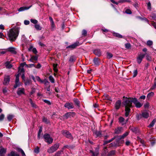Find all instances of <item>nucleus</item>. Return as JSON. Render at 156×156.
<instances>
[{
    "mask_svg": "<svg viewBox=\"0 0 156 156\" xmlns=\"http://www.w3.org/2000/svg\"><path fill=\"white\" fill-rule=\"evenodd\" d=\"M132 102L135 104V106L137 108H140L143 105V104L138 102L136 98H128L124 100L122 103L125 107V116L126 117H128L129 115L130 108L133 107Z\"/></svg>",
    "mask_w": 156,
    "mask_h": 156,
    "instance_id": "1",
    "label": "nucleus"
},
{
    "mask_svg": "<svg viewBox=\"0 0 156 156\" xmlns=\"http://www.w3.org/2000/svg\"><path fill=\"white\" fill-rule=\"evenodd\" d=\"M19 32V28L11 29L8 34L9 40L12 41H15L18 35Z\"/></svg>",
    "mask_w": 156,
    "mask_h": 156,
    "instance_id": "2",
    "label": "nucleus"
},
{
    "mask_svg": "<svg viewBox=\"0 0 156 156\" xmlns=\"http://www.w3.org/2000/svg\"><path fill=\"white\" fill-rule=\"evenodd\" d=\"M44 141L48 144H51L53 142V139L50 137V135L48 134H45L43 136Z\"/></svg>",
    "mask_w": 156,
    "mask_h": 156,
    "instance_id": "3",
    "label": "nucleus"
},
{
    "mask_svg": "<svg viewBox=\"0 0 156 156\" xmlns=\"http://www.w3.org/2000/svg\"><path fill=\"white\" fill-rule=\"evenodd\" d=\"M59 147V144L57 143L51 146L48 150V152L49 153H52L56 151Z\"/></svg>",
    "mask_w": 156,
    "mask_h": 156,
    "instance_id": "4",
    "label": "nucleus"
},
{
    "mask_svg": "<svg viewBox=\"0 0 156 156\" xmlns=\"http://www.w3.org/2000/svg\"><path fill=\"white\" fill-rule=\"evenodd\" d=\"M61 132L63 135L67 138H71V133L68 131L66 130H62L61 131Z\"/></svg>",
    "mask_w": 156,
    "mask_h": 156,
    "instance_id": "5",
    "label": "nucleus"
},
{
    "mask_svg": "<svg viewBox=\"0 0 156 156\" xmlns=\"http://www.w3.org/2000/svg\"><path fill=\"white\" fill-rule=\"evenodd\" d=\"M80 45L79 42H76L70 45L67 46L66 47V48H70L71 49H73L75 48L77 46Z\"/></svg>",
    "mask_w": 156,
    "mask_h": 156,
    "instance_id": "6",
    "label": "nucleus"
},
{
    "mask_svg": "<svg viewBox=\"0 0 156 156\" xmlns=\"http://www.w3.org/2000/svg\"><path fill=\"white\" fill-rule=\"evenodd\" d=\"M145 56V54L140 53L138 55V57L137 58V62L140 64L142 61L143 59Z\"/></svg>",
    "mask_w": 156,
    "mask_h": 156,
    "instance_id": "7",
    "label": "nucleus"
},
{
    "mask_svg": "<svg viewBox=\"0 0 156 156\" xmlns=\"http://www.w3.org/2000/svg\"><path fill=\"white\" fill-rule=\"evenodd\" d=\"M10 81L9 76H5L4 77L3 84L4 85H8Z\"/></svg>",
    "mask_w": 156,
    "mask_h": 156,
    "instance_id": "8",
    "label": "nucleus"
},
{
    "mask_svg": "<svg viewBox=\"0 0 156 156\" xmlns=\"http://www.w3.org/2000/svg\"><path fill=\"white\" fill-rule=\"evenodd\" d=\"M17 93L19 95L25 94L24 89L23 88H19L18 89Z\"/></svg>",
    "mask_w": 156,
    "mask_h": 156,
    "instance_id": "9",
    "label": "nucleus"
},
{
    "mask_svg": "<svg viewBox=\"0 0 156 156\" xmlns=\"http://www.w3.org/2000/svg\"><path fill=\"white\" fill-rule=\"evenodd\" d=\"M64 107L69 109H72L74 108L73 103L69 102L66 103L64 105Z\"/></svg>",
    "mask_w": 156,
    "mask_h": 156,
    "instance_id": "10",
    "label": "nucleus"
},
{
    "mask_svg": "<svg viewBox=\"0 0 156 156\" xmlns=\"http://www.w3.org/2000/svg\"><path fill=\"white\" fill-rule=\"evenodd\" d=\"M6 152V149L2 146L0 147V156H4Z\"/></svg>",
    "mask_w": 156,
    "mask_h": 156,
    "instance_id": "11",
    "label": "nucleus"
},
{
    "mask_svg": "<svg viewBox=\"0 0 156 156\" xmlns=\"http://www.w3.org/2000/svg\"><path fill=\"white\" fill-rule=\"evenodd\" d=\"M93 62L96 66H98L100 64V59L98 58H95L93 59Z\"/></svg>",
    "mask_w": 156,
    "mask_h": 156,
    "instance_id": "12",
    "label": "nucleus"
},
{
    "mask_svg": "<svg viewBox=\"0 0 156 156\" xmlns=\"http://www.w3.org/2000/svg\"><path fill=\"white\" fill-rule=\"evenodd\" d=\"M75 114V113L74 112H69L66 113L63 115L64 117L66 119H68L69 117L71 115H73Z\"/></svg>",
    "mask_w": 156,
    "mask_h": 156,
    "instance_id": "13",
    "label": "nucleus"
},
{
    "mask_svg": "<svg viewBox=\"0 0 156 156\" xmlns=\"http://www.w3.org/2000/svg\"><path fill=\"white\" fill-rule=\"evenodd\" d=\"M94 53L96 55L100 56L101 55V53L100 49H97L93 51Z\"/></svg>",
    "mask_w": 156,
    "mask_h": 156,
    "instance_id": "14",
    "label": "nucleus"
},
{
    "mask_svg": "<svg viewBox=\"0 0 156 156\" xmlns=\"http://www.w3.org/2000/svg\"><path fill=\"white\" fill-rule=\"evenodd\" d=\"M49 19L51 22V29H53V28L55 27V25L54 24L53 20L51 17H49Z\"/></svg>",
    "mask_w": 156,
    "mask_h": 156,
    "instance_id": "15",
    "label": "nucleus"
},
{
    "mask_svg": "<svg viewBox=\"0 0 156 156\" xmlns=\"http://www.w3.org/2000/svg\"><path fill=\"white\" fill-rule=\"evenodd\" d=\"M8 51L11 52V53L15 54L16 53V52L15 50V48L13 47H10L8 48Z\"/></svg>",
    "mask_w": 156,
    "mask_h": 156,
    "instance_id": "16",
    "label": "nucleus"
},
{
    "mask_svg": "<svg viewBox=\"0 0 156 156\" xmlns=\"http://www.w3.org/2000/svg\"><path fill=\"white\" fill-rule=\"evenodd\" d=\"M119 122L122 124V125H123L126 124V122L125 121V119L122 117H120L119 118Z\"/></svg>",
    "mask_w": 156,
    "mask_h": 156,
    "instance_id": "17",
    "label": "nucleus"
},
{
    "mask_svg": "<svg viewBox=\"0 0 156 156\" xmlns=\"http://www.w3.org/2000/svg\"><path fill=\"white\" fill-rule=\"evenodd\" d=\"M31 6H32V5H31L28 7H21L19 9L18 11L19 12H21V11H24L25 10L28 9L29 8H30L31 7Z\"/></svg>",
    "mask_w": 156,
    "mask_h": 156,
    "instance_id": "18",
    "label": "nucleus"
},
{
    "mask_svg": "<svg viewBox=\"0 0 156 156\" xmlns=\"http://www.w3.org/2000/svg\"><path fill=\"white\" fill-rule=\"evenodd\" d=\"M122 127H119L115 129V133L116 134H119L120 133L122 130Z\"/></svg>",
    "mask_w": 156,
    "mask_h": 156,
    "instance_id": "19",
    "label": "nucleus"
},
{
    "mask_svg": "<svg viewBox=\"0 0 156 156\" xmlns=\"http://www.w3.org/2000/svg\"><path fill=\"white\" fill-rule=\"evenodd\" d=\"M121 102L120 100L116 102L115 105V107L117 109H119L121 105Z\"/></svg>",
    "mask_w": 156,
    "mask_h": 156,
    "instance_id": "20",
    "label": "nucleus"
},
{
    "mask_svg": "<svg viewBox=\"0 0 156 156\" xmlns=\"http://www.w3.org/2000/svg\"><path fill=\"white\" fill-rule=\"evenodd\" d=\"M142 116L145 118H147L149 116V114L146 111H144L142 113Z\"/></svg>",
    "mask_w": 156,
    "mask_h": 156,
    "instance_id": "21",
    "label": "nucleus"
},
{
    "mask_svg": "<svg viewBox=\"0 0 156 156\" xmlns=\"http://www.w3.org/2000/svg\"><path fill=\"white\" fill-rule=\"evenodd\" d=\"M28 49L29 51H32L34 54H36L37 53V51L36 49L35 48H33L32 46H31Z\"/></svg>",
    "mask_w": 156,
    "mask_h": 156,
    "instance_id": "22",
    "label": "nucleus"
},
{
    "mask_svg": "<svg viewBox=\"0 0 156 156\" xmlns=\"http://www.w3.org/2000/svg\"><path fill=\"white\" fill-rule=\"evenodd\" d=\"M24 72L25 71L23 68L20 67H19L18 70L19 73L18 74L19 75H20L21 74L24 73Z\"/></svg>",
    "mask_w": 156,
    "mask_h": 156,
    "instance_id": "23",
    "label": "nucleus"
},
{
    "mask_svg": "<svg viewBox=\"0 0 156 156\" xmlns=\"http://www.w3.org/2000/svg\"><path fill=\"white\" fill-rule=\"evenodd\" d=\"M5 65L6 68L10 69L12 67V65L9 62H6Z\"/></svg>",
    "mask_w": 156,
    "mask_h": 156,
    "instance_id": "24",
    "label": "nucleus"
},
{
    "mask_svg": "<svg viewBox=\"0 0 156 156\" xmlns=\"http://www.w3.org/2000/svg\"><path fill=\"white\" fill-rule=\"evenodd\" d=\"M106 55V58H107L108 59L111 58L113 56L112 53L109 52H107Z\"/></svg>",
    "mask_w": 156,
    "mask_h": 156,
    "instance_id": "25",
    "label": "nucleus"
},
{
    "mask_svg": "<svg viewBox=\"0 0 156 156\" xmlns=\"http://www.w3.org/2000/svg\"><path fill=\"white\" fill-rule=\"evenodd\" d=\"M8 156H19V155L15 152L12 151L8 155Z\"/></svg>",
    "mask_w": 156,
    "mask_h": 156,
    "instance_id": "26",
    "label": "nucleus"
},
{
    "mask_svg": "<svg viewBox=\"0 0 156 156\" xmlns=\"http://www.w3.org/2000/svg\"><path fill=\"white\" fill-rule=\"evenodd\" d=\"M129 132L127 131L126 132L124 133L122 135L120 136V139H123L126 137V136H127L129 134Z\"/></svg>",
    "mask_w": 156,
    "mask_h": 156,
    "instance_id": "27",
    "label": "nucleus"
},
{
    "mask_svg": "<svg viewBox=\"0 0 156 156\" xmlns=\"http://www.w3.org/2000/svg\"><path fill=\"white\" fill-rule=\"evenodd\" d=\"M156 122V119H154L152 122H151L150 124L148 126V127L149 128H151L154 125L155 122Z\"/></svg>",
    "mask_w": 156,
    "mask_h": 156,
    "instance_id": "28",
    "label": "nucleus"
},
{
    "mask_svg": "<svg viewBox=\"0 0 156 156\" xmlns=\"http://www.w3.org/2000/svg\"><path fill=\"white\" fill-rule=\"evenodd\" d=\"M115 153V150H112L110 151L108 154V156H113Z\"/></svg>",
    "mask_w": 156,
    "mask_h": 156,
    "instance_id": "29",
    "label": "nucleus"
},
{
    "mask_svg": "<svg viewBox=\"0 0 156 156\" xmlns=\"http://www.w3.org/2000/svg\"><path fill=\"white\" fill-rule=\"evenodd\" d=\"M113 35L116 37L119 38H122V36L120 34L117 33H113Z\"/></svg>",
    "mask_w": 156,
    "mask_h": 156,
    "instance_id": "30",
    "label": "nucleus"
},
{
    "mask_svg": "<svg viewBox=\"0 0 156 156\" xmlns=\"http://www.w3.org/2000/svg\"><path fill=\"white\" fill-rule=\"evenodd\" d=\"M145 56H146V59L147 60L149 61L151 60V56L149 54L146 53L145 54Z\"/></svg>",
    "mask_w": 156,
    "mask_h": 156,
    "instance_id": "31",
    "label": "nucleus"
},
{
    "mask_svg": "<svg viewBox=\"0 0 156 156\" xmlns=\"http://www.w3.org/2000/svg\"><path fill=\"white\" fill-rule=\"evenodd\" d=\"M34 27L37 30H41L42 29V27L40 26V25L38 24H35Z\"/></svg>",
    "mask_w": 156,
    "mask_h": 156,
    "instance_id": "32",
    "label": "nucleus"
},
{
    "mask_svg": "<svg viewBox=\"0 0 156 156\" xmlns=\"http://www.w3.org/2000/svg\"><path fill=\"white\" fill-rule=\"evenodd\" d=\"M75 58L74 56H71L69 58V61L70 62H72L75 61Z\"/></svg>",
    "mask_w": 156,
    "mask_h": 156,
    "instance_id": "33",
    "label": "nucleus"
},
{
    "mask_svg": "<svg viewBox=\"0 0 156 156\" xmlns=\"http://www.w3.org/2000/svg\"><path fill=\"white\" fill-rule=\"evenodd\" d=\"M57 64H53V70L55 72L57 73V72L58 71V69L57 68Z\"/></svg>",
    "mask_w": 156,
    "mask_h": 156,
    "instance_id": "34",
    "label": "nucleus"
},
{
    "mask_svg": "<svg viewBox=\"0 0 156 156\" xmlns=\"http://www.w3.org/2000/svg\"><path fill=\"white\" fill-rule=\"evenodd\" d=\"M146 44L147 45L151 46L153 44V42L152 41L149 40L147 41Z\"/></svg>",
    "mask_w": 156,
    "mask_h": 156,
    "instance_id": "35",
    "label": "nucleus"
},
{
    "mask_svg": "<svg viewBox=\"0 0 156 156\" xmlns=\"http://www.w3.org/2000/svg\"><path fill=\"white\" fill-rule=\"evenodd\" d=\"M31 83L30 80L27 79L25 81L24 84L26 86L29 85Z\"/></svg>",
    "mask_w": 156,
    "mask_h": 156,
    "instance_id": "36",
    "label": "nucleus"
},
{
    "mask_svg": "<svg viewBox=\"0 0 156 156\" xmlns=\"http://www.w3.org/2000/svg\"><path fill=\"white\" fill-rule=\"evenodd\" d=\"M154 95V93L152 92L149 93L147 95V97L148 99L153 96Z\"/></svg>",
    "mask_w": 156,
    "mask_h": 156,
    "instance_id": "37",
    "label": "nucleus"
},
{
    "mask_svg": "<svg viewBox=\"0 0 156 156\" xmlns=\"http://www.w3.org/2000/svg\"><path fill=\"white\" fill-rule=\"evenodd\" d=\"M43 121L46 124H48L50 122L49 120L45 117H44L43 118Z\"/></svg>",
    "mask_w": 156,
    "mask_h": 156,
    "instance_id": "38",
    "label": "nucleus"
},
{
    "mask_svg": "<svg viewBox=\"0 0 156 156\" xmlns=\"http://www.w3.org/2000/svg\"><path fill=\"white\" fill-rule=\"evenodd\" d=\"M73 101L78 106H79L80 101L78 99L74 98L73 99Z\"/></svg>",
    "mask_w": 156,
    "mask_h": 156,
    "instance_id": "39",
    "label": "nucleus"
},
{
    "mask_svg": "<svg viewBox=\"0 0 156 156\" xmlns=\"http://www.w3.org/2000/svg\"><path fill=\"white\" fill-rule=\"evenodd\" d=\"M48 78L49 80L51 83H54L55 82L54 79L52 76H50Z\"/></svg>",
    "mask_w": 156,
    "mask_h": 156,
    "instance_id": "40",
    "label": "nucleus"
},
{
    "mask_svg": "<svg viewBox=\"0 0 156 156\" xmlns=\"http://www.w3.org/2000/svg\"><path fill=\"white\" fill-rule=\"evenodd\" d=\"M13 117L14 116L12 115H9L7 116V119L9 121H10Z\"/></svg>",
    "mask_w": 156,
    "mask_h": 156,
    "instance_id": "41",
    "label": "nucleus"
},
{
    "mask_svg": "<svg viewBox=\"0 0 156 156\" xmlns=\"http://www.w3.org/2000/svg\"><path fill=\"white\" fill-rule=\"evenodd\" d=\"M30 21L31 23L35 24H36L38 23V21L35 19H31Z\"/></svg>",
    "mask_w": 156,
    "mask_h": 156,
    "instance_id": "42",
    "label": "nucleus"
},
{
    "mask_svg": "<svg viewBox=\"0 0 156 156\" xmlns=\"http://www.w3.org/2000/svg\"><path fill=\"white\" fill-rule=\"evenodd\" d=\"M19 80V74H18L16 76L15 83H20Z\"/></svg>",
    "mask_w": 156,
    "mask_h": 156,
    "instance_id": "43",
    "label": "nucleus"
},
{
    "mask_svg": "<svg viewBox=\"0 0 156 156\" xmlns=\"http://www.w3.org/2000/svg\"><path fill=\"white\" fill-rule=\"evenodd\" d=\"M36 79L39 82H40L41 83H43V81L40 78L37 76H36L35 77Z\"/></svg>",
    "mask_w": 156,
    "mask_h": 156,
    "instance_id": "44",
    "label": "nucleus"
},
{
    "mask_svg": "<svg viewBox=\"0 0 156 156\" xmlns=\"http://www.w3.org/2000/svg\"><path fill=\"white\" fill-rule=\"evenodd\" d=\"M125 47L126 48L129 49L131 47V45L130 44L127 43L125 44Z\"/></svg>",
    "mask_w": 156,
    "mask_h": 156,
    "instance_id": "45",
    "label": "nucleus"
},
{
    "mask_svg": "<svg viewBox=\"0 0 156 156\" xmlns=\"http://www.w3.org/2000/svg\"><path fill=\"white\" fill-rule=\"evenodd\" d=\"M125 12L128 14H131L132 13V11L129 9H127L125 11Z\"/></svg>",
    "mask_w": 156,
    "mask_h": 156,
    "instance_id": "46",
    "label": "nucleus"
},
{
    "mask_svg": "<svg viewBox=\"0 0 156 156\" xmlns=\"http://www.w3.org/2000/svg\"><path fill=\"white\" fill-rule=\"evenodd\" d=\"M151 17L152 18V19L154 20H156V14H152L151 15Z\"/></svg>",
    "mask_w": 156,
    "mask_h": 156,
    "instance_id": "47",
    "label": "nucleus"
},
{
    "mask_svg": "<svg viewBox=\"0 0 156 156\" xmlns=\"http://www.w3.org/2000/svg\"><path fill=\"white\" fill-rule=\"evenodd\" d=\"M42 131V129L41 128L39 130L38 133V139H39L40 138V134L41 133Z\"/></svg>",
    "mask_w": 156,
    "mask_h": 156,
    "instance_id": "48",
    "label": "nucleus"
},
{
    "mask_svg": "<svg viewBox=\"0 0 156 156\" xmlns=\"http://www.w3.org/2000/svg\"><path fill=\"white\" fill-rule=\"evenodd\" d=\"M147 9H148L149 10H151V4L150 2H148L147 4Z\"/></svg>",
    "mask_w": 156,
    "mask_h": 156,
    "instance_id": "49",
    "label": "nucleus"
},
{
    "mask_svg": "<svg viewBox=\"0 0 156 156\" xmlns=\"http://www.w3.org/2000/svg\"><path fill=\"white\" fill-rule=\"evenodd\" d=\"M40 151L39 148L38 147H37L34 150V152L36 153H39Z\"/></svg>",
    "mask_w": 156,
    "mask_h": 156,
    "instance_id": "50",
    "label": "nucleus"
},
{
    "mask_svg": "<svg viewBox=\"0 0 156 156\" xmlns=\"http://www.w3.org/2000/svg\"><path fill=\"white\" fill-rule=\"evenodd\" d=\"M94 133L97 137L99 136L101 134L100 132L97 131L95 132Z\"/></svg>",
    "mask_w": 156,
    "mask_h": 156,
    "instance_id": "51",
    "label": "nucleus"
},
{
    "mask_svg": "<svg viewBox=\"0 0 156 156\" xmlns=\"http://www.w3.org/2000/svg\"><path fill=\"white\" fill-rule=\"evenodd\" d=\"M137 74V71L136 69L133 72V77H136Z\"/></svg>",
    "mask_w": 156,
    "mask_h": 156,
    "instance_id": "52",
    "label": "nucleus"
},
{
    "mask_svg": "<svg viewBox=\"0 0 156 156\" xmlns=\"http://www.w3.org/2000/svg\"><path fill=\"white\" fill-rule=\"evenodd\" d=\"M62 152V151H58L55 154V156H61V155Z\"/></svg>",
    "mask_w": 156,
    "mask_h": 156,
    "instance_id": "53",
    "label": "nucleus"
},
{
    "mask_svg": "<svg viewBox=\"0 0 156 156\" xmlns=\"http://www.w3.org/2000/svg\"><path fill=\"white\" fill-rule=\"evenodd\" d=\"M87 31L85 30H83L82 32V35L83 36H85L87 35Z\"/></svg>",
    "mask_w": 156,
    "mask_h": 156,
    "instance_id": "54",
    "label": "nucleus"
},
{
    "mask_svg": "<svg viewBox=\"0 0 156 156\" xmlns=\"http://www.w3.org/2000/svg\"><path fill=\"white\" fill-rule=\"evenodd\" d=\"M31 58L33 60L37 61V60L38 57L37 56H32Z\"/></svg>",
    "mask_w": 156,
    "mask_h": 156,
    "instance_id": "55",
    "label": "nucleus"
},
{
    "mask_svg": "<svg viewBox=\"0 0 156 156\" xmlns=\"http://www.w3.org/2000/svg\"><path fill=\"white\" fill-rule=\"evenodd\" d=\"M4 118V115L3 114H1L0 116V121H2Z\"/></svg>",
    "mask_w": 156,
    "mask_h": 156,
    "instance_id": "56",
    "label": "nucleus"
},
{
    "mask_svg": "<svg viewBox=\"0 0 156 156\" xmlns=\"http://www.w3.org/2000/svg\"><path fill=\"white\" fill-rule=\"evenodd\" d=\"M130 1L129 0H120L119 1L120 3H124L125 2H129Z\"/></svg>",
    "mask_w": 156,
    "mask_h": 156,
    "instance_id": "57",
    "label": "nucleus"
},
{
    "mask_svg": "<svg viewBox=\"0 0 156 156\" xmlns=\"http://www.w3.org/2000/svg\"><path fill=\"white\" fill-rule=\"evenodd\" d=\"M30 21L28 20H25L24 21V23L25 25H28L30 23Z\"/></svg>",
    "mask_w": 156,
    "mask_h": 156,
    "instance_id": "58",
    "label": "nucleus"
},
{
    "mask_svg": "<svg viewBox=\"0 0 156 156\" xmlns=\"http://www.w3.org/2000/svg\"><path fill=\"white\" fill-rule=\"evenodd\" d=\"M131 130L134 133H136V132L137 129L136 128H131Z\"/></svg>",
    "mask_w": 156,
    "mask_h": 156,
    "instance_id": "59",
    "label": "nucleus"
},
{
    "mask_svg": "<svg viewBox=\"0 0 156 156\" xmlns=\"http://www.w3.org/2000/svg\"><path fill=\"white\" fill-rule=\"evenodd\" d=\"M43 101L44 102L47 103V104H48V105H50L51 104L50 101L48 100H44Z\"/></svg>",
    "mask_w": 156,
    "mask_h": 156,
    "instance_id": "60",
    "label": "nucleus"
},
{
    "mask_svg": "<svg viewBox=\"0 0 156 156\" xmlns=\"http://www.w3.org/2000/svg\"><path fill=\"white\" fill-rule=\"evenodd\" d=\"M155 80H156L154 83V85L151 87L152 89L153 90V89H155L156 88V79H155Z\"/></svg>",
    "mask_w": 156,
    "mask_h": 156,
    "instance_id": "61",
    "label": "nucleus"
},
{
    "mask_svg": "<svg viewBox=\"0 0 156 156\" xmlns=\"http://www.w3.org/2000/svg\"><path fill=\"white\" fill-rule=\"evenodd\" d=\"M20 86V83H15V84L14 86V87L15 88H16Z\"/></svg>",
    "mask_w": 156,
    "mask_h": 156,
    "instance_id": "62",
    "label": "nucleus"
},
{
    "mask_svg": "<svg viewBox=\"0 0 156 156\" xmlns=\"http://www.w3.org/2000/svg\"><path fill=\"white\" fill-rule=\"evenodd\" d=\"M149 106V104L148 102L145 103L144 105V107L145 108H148Z\"/></svg>",
    "mask_w": 156,
    "mask_h": 156,
    "instance_id": "63",
    "label": "nucleus"
},
{
    "mask_svg": "<svg viewBox=\"0 0 156 156\" xmlns=\"http://www.w3.org/2000/svg\"><path fill=\"white\" fill-rule=\"evenodd\" d=\"M27 65L26 64L25 62H23V63H21L20 64V67L23 68V67L24 66H27Z\"/></svg>",
    "mask_w": 156,
    "mask_h": 156,
    "instance_id": "64",
    "label": "nucleus"
}]
</instances>
